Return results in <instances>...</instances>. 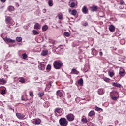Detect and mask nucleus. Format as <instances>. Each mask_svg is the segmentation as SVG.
I'll use <instances>...</instances> for the list:
<instances>
[{"instance_id":"f257e3e1","label":"nucleus","mask_w":126,"mask_h":126,"mask_svg":"<svg viewBox=\"0 0 126 126\" xmlns=\"http://www.w3.org/2000/svg\"><path fill=\"white\" fill-rule=\"evenodd\" d=\"M63 64V62L61 60H56L53 62V67L55 69H61Z\"/></svg>"},{"instance_id":"f03ea898","label":"nucleus","mask_w":126,"mask_h":126,"mask_svg":"<svg viewBox=\"0 0 126 126\" xmlns=\"http://www.w3.org/2000/svg\"><path fill=\"white\" fill-rule=\"evenodd\" d=\"M59 123L61 126H68V121H67V119L64 117L60 118L59 120Z\"/></svg>"},{"instance_id":"7ed1b4c3","label":"nucleus","mask_w":126,"mask_h":126,"mask_svg":"<svg viewBox=\"0 0 126 126\" xmlns=\"http://www.w3.org/2000/svg\"><path fill=\"white\" fill-rule=\"evenodd\" d=\"M66 118L68 122H73L75 119V116L73 114L69 113L66 116Z\"/></svg>"},{"instance_id":"20e7f679","label":"nucleus","mask_w":126,"mask_h":126,"mask_svg":"<svg viewBox=\"0 0 126 126\" xmlns=\"http://www.w3.org/2000/svg\"><path fill=\"white\" fill-rule=\"evenodd\" d=\"M32 122L33 125H40L41 122H42V121H41V119L39 118H36L32 119Z\"/></svg>"},{"instance_id":"39448f33","label":"nucleus","mask_w":126,"mask_h":126,"mask_svg":"<svg viewBox=\"0 0 126 126\" xmlns=\"http://www.w3.org/2000/svg\"><path fill=\"white\" fill-rule=\"evenodd\" d=\"M6 92H7V90H6V88L4 87H1L0 88V93H1L2 95L6 94Z\"/></svg>"},{"instance_id":"423d86ee","label":"nucleus","mask_w":126,"mask_h":126,"mask_svg":"<svg viewBox=\"0 0 126 126\" xmlns=\"http://www.w3.org/2000/svg\"><path fill=\"white\" fill-rule=\"evenodd\" d=\"M63 90H58L56 92V95L59 98L63 97Z\"/></svg>"},{"instance_id":"0eeeda50","label":"nucleus","mask_w":126,"mask_h":126,"mask_svg":"<svg viewBox=\"0 0 126 126\" xmlns=\"http://www.w3.org/2000/svg\"><path fill=\"white\" fill-rule=\"evenodd\" d=\"M115 93H117V94H118V95H119V92H118L117 91H115L114 92ZM110 97L111 98L112 100H113V101H117V100H118V99H119V96L118 95L117 97V96H114V95L111 94H110Z\"/></svg>"},{"instance_id":"6e6552de","label":"nucleus","mask_w":126,"mask_h":126,"mask_svg":"<svg viewBox=\"0 0 126 126\" xmlns=\"http://www.w3.org/2000/svg\"><path fill=\"white\" fill-rule=\"evenodd\" d=\"M16 116L19 120H23L25 117V115L21 113H16Z\"/></svg>"},{"instance_id":"1a4fd4ad","label":"nucleus","mask_w":126,"mask_h":126,"mask_svg":"<svg viewBox=\"0 0 126 126\" xmlns=\"http://www.w3.org/2000/svg\"><path fill=\"white\" fill-rule=\"evenodd\" d=\"M11 21H12V19L9 16L6 17L5 22L6 24H11Z\"/></svg>"},{"instance_id":"9d476101","label":"nucleus","mask_w":126,"mask_h":126,"mask_svg":"<svg viewBox=\"0 0 126 126\" xmlns=\"http://www.w3.org/2000/svg\"><path fill=\"white\" fill-rule=\"evenodd\" d=\"M5 42L7 43H15V40H13L10 38H8L7 37H5L4 39Z\"/></svg>"},{"instance_id":"9b49d317","label":"nucleus","mask_w":126,"mask_h":126,"mask_svg":"<svg viewBox=\"0 0 126 126\" xmlns=\"http://www.w3.org/2000/svg\"><path fill=\"white\" fill-rule=\"evenodd\" d=\"M90 9L93 12H94L95 11H98V6L95 5H93L92 7H90Z\"/></svg>"},{"instance_id":"f8f14e48","label":"nucleus","mask_w":126,"mask_h":126,"mask_svg":"<svg viewBox=\"0 0 126 126\" xmlns=\"http://www.w3.org/2000/svg\"><path fill=\"white\" fill-rule=\"evenodd\" d=\"M82 11L84 14H87L88 13V9L86 6H84L82 9Z\"/></svg>"},{"instance_id":"ddd939ff","label":"nucleus","mask_w":126,"mask_h":126,"mask_svg":"<svg viewBox=\"0 0 126 126\" xmlns=\"http://www.w3.org/2000/svg\"><path fill=\"white\" fill-rule=\"evenodd\" d=\"M115 29L116 28H115V26H114L113 25H111L109 27V30L110 31V32H111V33H114V32H115Z\"/></svg>"},{"instance_id":"4468645a","label":"nucleus","mask_w":126,"mask_h":126,"mask_svg":"<svg viewBox=\"0 0 126 126\" xmlns=\"http://www.w3.org/2000/svg\"><path fill=\"white\" fill-rule=\"evenodd\" d=\"M97 93L99 94V95H103V94H105V90L102 88L99 89L97 90Z\"/></svg>"},{"instance_id":"2eb2a0df","label":"nucleus","mask_w":126,"mask_h":126,"mask_svg":"<svg viewBox=\"0 0 126 126\" xmlns=\"http://www.w3.org/2000/svg\"><path fill=\"white\" fill-rule=\"evenodd\" d=\"M54 113L55 114H57V113L58 114H59V115H61V114H62V108H56L55 109Z\"/></svg>"},{"instance_id":"dca6fc26","label":"nucleus","mask_w":126,"mask_h":126,"mask_svg":"<svg viewBox=\"0 0 126 126\" xmlns=\"http://www.w3.org/2000/svg\"><path fill=\"white\" fill-rule=\"evenodd\" d=\"M48 54H49V51L45 49V50H42V51L41 53V56L45 57V56H47V55H48Z\"/></svg>"},{"instance_id":"f3484780","label":"nucleus","mask_w":126,"mask_h":126,"mask_svg":"<svg viewBox=\"0 0 126 126\" xmlns=\"http://www.w3.org/2000/svg\"><path fill=\"white\" fill-rule=\"evenodd\" d=\"M125 74H126V72L124 69H123V70L122 71H120L119 72V75L120 77H124Z\"/></svg>"},{"instance_id":"a211bd4d","label":"nucleus","mask_w":126,"mask_h":126,"mask_svg":"<svg viewBox=\"0 0 126 126\" xmlns=\"http://www.w3.org/2000/svg\"><path fill=\"white\" fill-rule=\"evenodd\" d=\"M112 86H114V87H118V88H121L122 87V85L118 83L113 82L112 83Z\"/></svg>"},{"instance_id":"6ab92c4d","label":"nucleus","mask_w":126,"mask_h":126,"mask_svg":"<svg viewBox=\"0 0 126 126\" xmlns=\"http://www.w3.org/2000/svg\"><path fill=\"white\" fill-rule=\"evenodd\" d=\"M71 74H79V71H77L76 69H72L71 72Z\"/></svg>"},{"instance_id":"aec40b11","label":"nucleus","mask_w":126,"mask_h":126,"mask_svg":"<svg viewBox=\"0 0 126 126\" xmlns=\"http://www.w3.org/2000/svg\"><path fill=\"white\" fill-rule=\"evenodd\" d=\"M34 29H36L38 30L39 29H41V25L39 24V23H37L34 25Z\"/></svg>"},{"instance_id":"412c9836","label":"nucleus","mask_w":126,"mask_h":126,"mask_svg":"<svg viewBox=\"0 0 126 126\" xmlns=\"http://www.w3.org/2000/svg\"><path fill=\"white\" fill-rule=\"evenodd\" d=\"M77 83L78 85H79V86H83V79L81 78L80 79L78 80Z\"/></svg>"},{"instance_id":"4be33fe9","label":"nucleus","mask_w":126,"mask_h":126,"mask_svg":"<svg viewBox=\"0 0 126 126\" xmlns=\"http://www.w3.org/2000/svg\"><path fill=\"white\" fill-rule=\"evenodd\" d=\"M6 83V80H4V79H0V85H3V84H5Z\"/></svg>"},{"instance_id":"5701e85b","label":"nucleus","mask_w":126,"mask_h":126,"mask_svg":"<svg viewBox=\"0 0 126 126\" xmlns=\"http://www.w3.org/2000/svg\"><path fill=\"white\" fill-rule=\"evenodd\" d=\"M57 16L60 20H63V14L62 13H58L57 14Z\"/></svg>"},{"instance_id":"b1692460","label":"nucleus","mask_w":126,"mask_h":126,"mask_svg":"<svg viewBox=\"0 0 126 126\" xmlns=\"http://www.w3.org/2000/svg\"><path fill=\"white\" fill-rule=\"evenodd\" d=\"M70 14L73 15V16H75L77 14V11L75 9L72 10Z\"/></svg>"},{"instance_id":"393cba45","label":"nucleus","mask_w":126,"mask_h":126,"mask_svg":"<svg viewBox=\"0 0 126 126\" xmlns=\"http://www.w3.org/2000/svg\"><path fill=\"white\" fill-rule=\"evenodd\" d=\"M15 8H14V7L12 6H9L8 8V11H10V12H11V11H14L15 10Z\"/></svg>"},{"instance_id":"a878e982","label":"nucleus","mask_w":126,"mask_h":126,"mask_svg":"<svg viewBox=\"0 0 126 126\" xmlns=\"http://www.w3.org/2000/svg\"><path fill=\"white\" fill-rule=\"evenodd\" d=\"M104 81H105V82H107V83H110L111 82V79L107 77H104L103 78Z\"/></svg>"},{"instance_id":"bb28decb","label":"nucleus","mask_w":126,"mask_h":126,"mask_svg":"<svg viewBox=\"0 0 126 126\" xmlns=\"http://www.w3.org/2000/svg\"><path fill=\"white\" fill-rule=\"evenodd\" d=\"M19 82H21V83H25V80L23 77H20L19 78Z\"/></svg>"},{"instance_id":"cd10ccee","label":"nucleus","mask_w":126,"mask_h":126,"mask_svg":"<svg viewBox=\"0 0 126 126\" xmlns=\"http://www.w3.org/2000/svg\"><path fill=\"white\" fill-rule=\"evenodd\" d=\"M94 115H95V111H91L88 114V116H89V117H92L94 116Z\"/></svg>"},{"instance_id":"c85d7f7f","label":"nucleus","mask_w":126,"mask_h":126,"mask_svg":"<svg viewBox=\"0 0 126 126\" xmlns=\"http://www.w3.org/2000/svg\"><path fill=\"white\" fill-rule=\"evenodd\" d=\"M108 74L110 77H113L115 75V72H114V71H109Z\"/></svg>"},{"instance_id":"c756f323","label":"nucleus","mask_w":126,"mask_h":126,"mask_svg":"<svg viewBox=\"0 0 126 126\" xmlns=\"http://www.w3.org/2000/svg\"><path fill=\"white\" fill-rule=\"evenodd\" d=\"M42 31H47L48 29V26L46 25L43 26L42 28Z\"/></svg>"},{"instance_id":"7c9ffc66","label":"nucleus","mask_w":126,"mask_h":126,"mask_svg":"<svg viewBox=\"0 0 126 126\" xmlns=\"http://www.w3.org/2000/svg\"><path fill=\"white\" fill-rule=\"evenodd\" d=\"M81 122L83 123V124H87V119L86 118H83L81 119Z\"/></svg>"},{"instance_id":"2f4dec72","label":"nucleus","mask_w":126,"mask_h":126,"mask_svg":"<svg viewBox=\"0 0 126 126\" xmlns=\"http://www.w3.org/2000/svg\"><path fill=\"white\" fill-rule=\"evenodd\" d=\"M48 5L49 6H53V5H54V4L53 3V0H48Z\"/></svg>"},{"instance_id":"473e14b6","label":"nucleus","mask_w":126,"mask_h":126,"mask_svg":"<svg viewBox=\"0 0 126 126\" xmlns=\"http://www.w3.org/2000/svg\"><path fill=\"white\" fill-rule=\"evenodd\" d=\"M44 95H45V94H44L43 92H39L38 94V97H39V98H42Z\"/></svg>"},{"instance_id":"72a5a7b5","label":"nucleus","mask_w":126,"mask_h":126,"mask_svg":"<svg viewBox=\"0 0 126 126\" xmlns=\"http://www.w3.org/2000/svg\"><path fill=\"white\" fill-rule=\"evenodd\" d=\"M92 55H94V56H96V55H97V51L95 49H93L92 51Z\"/></svg>"},{"instance_id":"f704fd0d","label":"nucleus","mask_w":126,"mask_h":126,"mask_svg":"<svg viewBox=\"0 0 126 126\" xmlns=\"http://www.w3.org/2000/svg\"><path fill=\"white\" fill-rule=\"evenodd\" d=\"M22 57H23V60H26V59H27V54H26V53H24L22 55Z\"/></svg>"},{"instance_id":"c9c22d12","label":"nucleus","mask_w":126,"mask_h":126,"mask_svg":"<svg viewBox=\"0 0 126 126\" xmlns=\"http://www.w3.org/2000/svg\"><path fill=\"white\" fill-rule=\"evenodd\" d=\"M16 40L17 42L20 43V42H21L22 41V38H21V37H16Z\"/></svg>"},{"instance_id":"e433bc0d","label":"nucleus","mask_w":126,"mask_h":126,"mask_svg":"<svg viewBox=\"0 0 126 126\" xmlns=\"http://www.w3.org/2000/svg\"><path fill=\"white\" fill-rule=\"evenodd\" d=\"M51 69H52V66L50 64L47 65L46 66V70H51Z\"/></svg>"},{"instance_id":"4c0bfd02","label":"nucleus","mask_w":126,"mask_h":126,"mask_svg":"<svg viewBox=\"0 0 126 126\" xmlns=\"http://www.w3.org/2000/svg\"><path fill=\"white\" fill-rule=\"evenodd\" d=\"M72 8H73L74 7H75V3L74 2H72L70 4V6Z\"/></svg>"},{"instance_id":"58836bf2","label":"nucleus","mask_w":126,"mask_h":126,"mask_svg":"<svg viewBox=\"0 0 126 126\" xmlns=\"http://www.w3.org/2000/svg\"><path fill=\"white\" fill-rule=\"evenodd\" d=\"M32 32L33 33L34 35H39V33L37 32V31L33 30L32 31Z\"/></svg>"},{"instance_id":"ea45409f","label":"nucleus","mask_w":126,"mask_h":126,"mask_svg":"<svg viewBox=\"0 0 126 126\" xmlns=\"http://www.w3.org/2000/svg\"><path fill=\"white\" fill-rule=\"evenodd\" d=\"M64 35V36H66V37H69V36H70V34L68 32H65Z\"/></svg>"},{"instance_id":"a19ab883","label":"nucleus","mask_w":126,"mask_h":126,"mask_svg":"<svg viewBox=\"0 0 126 126\" xmlns=\"http://www.w3.org/2000/svg\"><path fill=\"white\" fill-rule=\"evenodd\" d=\"M29 95L31 97H34L33 92H29Z\"/></svg>"},{"instance_id":"79ce46f5","label":"nucleus","mask_w":126,"mask_h":126,"mask_svg":"<svg viewBox=\"0 0 126 126\" xmlns=\"http://www.w3.org/2000/svg\"><path fill=\"white\" fill-rule=\"evenodd\" d=\"M124 3H125V2H124V1L123 0H120L119 4H120V5H123L124 4Z\"/></svg>"},{"instance_id":"37998d69","label":"nucleus","mask_w":126,"mask_h":126,"mask_svg":"<svg viewBox=\"0 0 126 126\" xmlns=\"http://www.w3.org/2000/svg\"><path fill=\"white\" fill-rule=\"evenodd\" d=\"M101 110H102L101 108L98 107L97 106L95 107V110L97 111L98 112H99V111H101Z\"/></svg>"},{"instance_id":"c03bdc74","label":"nucleus","mask_w":126,"mask_h":126,"mask_svg":"<svg viewBox=\"0 0 126 126\" xmlns=\"http://www.w3.org/2000/svg\"><path fill=\"white\" fill-rule=\"evenodd\" d=\"M88 25V23L87 22H85L83 24V26H87Z\"/></svg>"},{"instance_id":"a18cd8bd","label":"nucleus","mask_w":126,"mask_h":126,"mask_svg":"<svg viewBox=\"0 0 126 126\" xmlns=\"http://www.w3.org/2000/svg\"><path fill=\"white\" fill-rule=\"evenodd\" d=\"M49 42L50 43V44H55V42L54 40H52V41H51V40H49Z\"/></svg>"},{"instance_id":"49530a36","label":"nucleus","mask_w":126,"mask_h":126,"mask_svg":"<svg viewBox=\"0 0 126 126\" xmlns=\"http://www.w3.org/2000/svg\"><path fill=\"white\" fill-rule=\"evenodd\" d=\"M42 12L43 13H46V12H47V10L46 9H43Z\"/></svg>"},{"instance_id":"de8ad7c7","label":"nucleus","mask_w":126,"mask_h":126,"mask_svg":"<svg viewBox=\"0 0 126 126\" xmlns=\"http://www.w3.org/2000/svg\"><path fill=\"white\" fill-rule=\"evenodd\" d=\"M22 101H25V99L24 98V96H22L21 97Z\"/></svg>"},{"instance_id":"09e8293b","label":"nucleus","mask_w":126,"mask_h":126,"mask_svg":"<svg viewBox=\"0 0 126 126\" xmlns=\"http://www.w3.org/2000/svg\"><path fill=\"white\" fill-rule=\"evenodd\" d=\"M111 94L112 95H113V96H114L115 94H114V91H112V92H110V95H111Z\"/></svg>"},{"instance_id":"8fccbe9b","label":"nucleus","mask_w":126,"mask_h":126,"mask_svg":"<svg viewBox=\"0 0 126 126\" xmlns=\"http://www.w3.org/2000/svg\"><path fill=\"white\" fill-rule=\"evenodd\" d=\"M99 56H100L101 57H102V56H103V52H99Z\"/></svg>"},{"instance_id":"3c124183","label":"nucleus","mask_w":126,"mask_h":126,"mask_svg":"<svg viewBox=\"0 0 126 126\" xmlns=\"http://www.w3.org/2000/svg\"><path fill=\"white\" fill-rule=\"evenodd\" d=\"M1 2H5L6 1V0H1Z\"/></svg>"},{"instance_id":"603ef678","label":"nucleus","mask_w":126,"mask_h":126,"mask_svg":"<svg viewBox=\"0 0 126 126\" xmlns=\"http://www.w3.org/2000/svg\"><path fill=\"white\" fill-rule=\"evenodd\" d=\"M68 11L69 13H70V12L71 13V9H68Z\"/></svg>"},{"instance_id":"864d4df0","label":"nucleus","mask_w":126,"mask_h":126,"mask_svg":"<svg viewBox=\"0 0 126 126\" xmlns=\"http://www.w3.org/2000/svg\"><path fill=\"white\" fill-rule=\"evenodd\" d=\"M48 85H49V86H51L52 84H51V83H48Z\"/></svg>"},{"instance_id":"5fc2aeb1","label":"nucleus","mask_w":126,"mask_h":126,"mask_svg":"<svg viewBox=\"0 0 126 126\" xmlns=\"http://www.w3.org/2000/svg\"><path fill=\"white\" fill-rule=\"evenodd\" d=\"M40 70H42V68H39Z\"/></svg>"},{"instance_id":"6e6d98bb","label":"nucleus","mask_w":126,"mask_h":126,"mask_svg":"<svg viewBox=\"0 0 126 126\" xmlns=\"http://www.w3.org/2000/svg\"><path fill=\"white\" fill-rule=\"evenodd\" d=\"M28 105H30V103H28Z\"/></svg>"},{"instance_id":"4d7b16f0","label":"nucleus","mask_w":126,"mask_h":126,"mask_svg":"<svg viewBox=\"0 0 126 126\" xmlns=\"http://www.w3.org/2000/svg\"><path fill=\"white\" fill-rule=\"evenodd\" d=\"M112 126V125H109V126Z\"/></svg>"},{"instance_id":"13d9d810","label":"nucleus","mask_w":126,"mask_h":126,"mask_svg":"<svg viewBox=\"0 0 126 126\" xmlns=\"http://www.w3.org/2000/svg\"><path fill=\"white\" fill-rule=\"evenodd\" d=\"M57 126H60V125H58Z\"/></svg>"}]
</instances>
